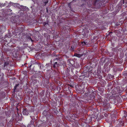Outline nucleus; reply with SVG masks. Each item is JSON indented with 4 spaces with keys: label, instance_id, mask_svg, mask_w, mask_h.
<instances>
[{
    "label": "nucleus",
    "instance_id": "f257e3e1",
    "mask_svg": "<svg viewBox=\"0 0 127 127\" xmlns=\"http://www.w3.org/2000/svg\"><path fill=\"white\" fill-rule=\"evenodd\" d=\"M86 89L87 90V92L85 93V95L87 96L86 100L88 102H90L94 99L96 94L91 88L87 87Z\"/></svg>",
    "mask_w": 127,
    "mask_h": 127
},
{
    "label": "nucleus",
    "instance_id": "f03ea898",
    "mask_svg": "<svg viewBox=\"0 0 127 127\" xmlns=\"http://www.w3.org/2000/svg\"><path fill=\"white\" fill-rule=\"evenodd\" d=\"M13 14L12 10L8 8L6 9L5 12H3V16H0V20H3L5 19H7L9 16H11Z\"/></svg>",
    "mask_w": 127,
    "mask_h": 127
},
{
    "label": "nucleus",
    "instance_id": "7ed1b4c3",
    "mask_svg": "<svg viewBox=\"0 0 127 127\" xmlns=\"http://www.w3.org/2000/svg\"><path fill=\"white\" fill-rule=\"evenodd\" d=\"M31 79L33 85H35L36 84L37 81L39 82V80H38L40 79L39 76L36 74H34L31 77Z\"/></svg>",
    "mask_w": 127,
    "mask_h": 127
},
{
    "label": "nucleus",
    "instance_id": "20e7f679",
    "mask_svg": "<svg viewBox=\"0 0 127 127\" xmlns=\"http://www.w3.org/2000/svg\"><path fill=\"white\" fill-rule=\"evenodd\" d=\"M43 114L45 116L46 118L49 120H51L53 119V116L51 114L48 112L44 110L43 112Z\"/></svg>",
    "mask_w": 127,
    "mask_h": 127
},
{
    "label": "nucleus",
    "instance_id": "39448f33",
    "mask_svg": "<svg viewBox=\"0 0 127 127\" xmlns=\"http://www.w3.org/2000/svg\"><path fill=\"white\" fill-rule=\"evenodd\" d=\"M122 91L120 89V87L119 86H117L114 87L113 89L112 90V93L114 94H119L121 93Z\"/></svg>",
    "mask_w": 127,
    "mask_h": 127
},
{
    "label": "nucleus",
    "instance_id": "423d86ee",
    "mask_svg": "<svg viewBox=\"0 0 127 127\" xmlns=\"http://www.w3.org/2000/svg\"><path fill=\"white\" fill-rule=\"evenodd\" d=\"M103 106L104 107L105 109H106L107 110L111 111L110 110L111 108L110 104L107 101L106 102L104 101L103 103Z\"/></svg>",
    "mask_w": 127,
    "mask_h": 127
},
{
    "label": "nucleus",
    "instance_id": "0eeeda50",
    "mask_svg": "<svg viewBox=\"0 0 127 127\" xmlns=\"http://www.w3.org/2000/svg\"><path fill=\"white\" fill-rule=\"evenodd\" d=\"M19 114L18 113L17 114L12 115V118L10 120V122H11L13 121H17L19 120Z\"/></svg>",
    "mask_w": 127,
    "mask_h": 127
},
{
    "label": "nucleus",
    "instance_id": "6e6552de",
    "mask_svg": "<svg viewBox=\"0 0 127 127\" xmlns=\"http://www.w3.org/2000/svg\"><path fill=\"white\" fill-rule=\"evenodd\" d=\"M127 125V123L125 124L123 120H121L120 121L118 122L117 126V127H120L121 126L123 127H125Z\"/></svg>",
    "mask_w": 127,
    "mask_h": 127
},
{
    "label": "nucleus",
    "instance_id": "1a4fd4ad",
    "mask_svg": "<svg viewBox=\"0 0 127 127\" xmlns=\"http://www.w3.org/2000/svg\"><path fill=\"white\" fill-rule=\"evenodd\" d=\"M39 78H40L41 79H42V81L41 83V86L42 85L43 86V88L46 87H47V84L46 83V81L45 79L43 78V76L41 75H39Z\"/></svg>",
    "mask_w": 127,
    "mask_h": 127
},
{
    "label": "nucleus",
    "instance_id": "9d476101",
    "mask_svg": "<svg viewBox=\"0 0 127 127\" xmlns=\"http://www.w3.org/2000/svg\"><path fill=\"white\" fill-rule=\"evenodd\" d=\"M25 27L23 25L20 26V27L18 28L16 30L17 32L19 33L20 34L24 30Z\"/></svg>",
    "mask_w": 127,
    "mask_h": 127
},
{
    "label": "nucleus",
    "instance_id": "9b49d317",
    "mask_svg": "<svg viewBox=\"0 0 127 127\" xmlns=\"http://www.w3.org/2000/svg\"><path fill=\"white\" fill-rule=\"evenodd\" d=\"M79 93L82 94L84 93L85 90V88L84 87V85H82L80 86L79 87V89H78Z\"/></svg>",
    "mask_w": 127,
    "mask_h": 127
},
{
    "label": "nucleus",
    "instance_id": "f8f14e48",
    "mask_svg": "<svg viewBox=\"0 0 127 127\" xmlns=\"http://www.w3.org/2000/svg\"><path fill=\"white\" fill-rule=\"evenodd\" d=\"M60 62L59 61L53 62L52 64L53 65V67L54 68H56L57 67H59L60 65L59 64Z\"/></svg>",
    "mask_w": 127,
    "mask_h": 127
},
{
    "label": "nucleus",
    "instance_id": "ddd939ff",
    "mask_svg": "<svg viewBox=\"0 0 127 127\" xmlns=\"http://www.w3.org/2000/svg\"><path fill=\"white\" fill-rule=\"evenodd\" d=\"M56 73L54 71L51 72L49 73V74L48 76L49 78H52L55 79L56 78L55 77Z\"/></svg>",
    "mask_w": 127,
    "mask_h": 127
},
{
    "label": "nucleus",
    "instance_id": "4468645a",
    "mask_svg": "<svg viewBox=\"0 0 127 127\" xmlns=\"http://www.w3.org/2000/svg\"><path fill=\"white\" fill-rule=\"evenodd\" d=\"M67 63L69 66L71 67L74 63V61L71 59H68L67 61Z\"/></svg>",
    "mask_w": 127,
    "mask_h": 127
},
{
    "label": "nucleus",
    "instance_id": "2eb2a0df",
    "mask_svg": "<svg viewBox=\"0 0 127 127\" xmlns=\"http://www.w3.org/2000/svg\"><path fill=\"white\" fill-rule=\"evenodd\" d=\"M32 36V34L30 33H29L26 36L27 40L28 41H31L32 42H33V41L32 40L31 37V36Z\"/></svg>",
    "mask_w": 127,
    "mask_h": 127
},
{
    "label": "nucleus",
    "instance_id": "dca6fc26",
    "mask_svg": "<svg viewBox=\"0 0 127 127\" xmlns=\"http://www.w3.org/2000/svg\"><path fill=\"white\" fill-rule=\"evenodd\" d=\"M29 112L27 108H24L22 112L23 114L24 115H28Z\"/></svg>",
    "mask_w": 127,
    "mask_h": 127
},
{
    "label": "nucleus",
    "instance_id": "f3484780",
    "mask_svg": "<svg viewBox=\"0 0 127 127\" xmlns=\"http://www.w3.org/2000/svg\"><path fill=\"white\" fill-rule=\"evenodd\" d=\"M34 121V120L33 119L30 122V124H29L27 125V127H34V126L33 124Z\"/></svg>",
    "mask_w": 127,
    "mask_h": 127
},
{
    "label": "nucleus",
    "instance_id": "a211bd4d",
    "mask_svg": "<svg viewBox=\"0 0 127 127\" xmlns=\"http://www.w3.org/2000/svg\"><path fill=\"white\" fill-rule=\"evenodd\" d=\"M9 65V63L8 62H5L4 65L2 66V68L3 69H7V67Z\"/></svg>",
    "mask_w": 127,
    "mask_h": 127
},
{
    "label": "nucleus",
    "instance_id": "6ab92c4d",
    "mask_svg": "<svg viewBox=\"0 0 127 127\" xmlns=\"http://www.w3.org/2000/svg\"><path fill=\"white\" fill-rule=\"evenodd\" d=\"M86 55V54L85 53H83V54H81L75 53L74 54V56H76L78 58H80L81 57V56H83L84 55Z\"/></svg>",
    "mask_w": 127,
    "mask_h": 127
},
{
    "label": "nucleus",
    "instance_id": "aec40b11",
    "mask_svg": "<svg viewBox=\"0 0 127 127\" xmlns=\"http://www.w3.org/2000/svg\"><path fill=\"white\" fill-rule=\"evenodd\" d=\"M119 50H121L122 48H120L119 49H118L117 47H115L112 48V51L116 52V53L118 52Z\"/></svg>",
    "mask_w": 127,
    "mask_h": 127
},
{
    "label": "nucleus",
    "instance_id": "412c9836",
    "mask_svg": "<svg viewBox=\"0 0 127 127\" xmlns=\"http://www.w3.org/2000/svg\"><path fill=\"white\" fill-rule=\"evenodd\" d=\"M19 84H16L15 86L14 87V89H13V93H14L15 92H16L17 91V88L19 86Z\"/></svg>",
    "mask_w": 127,
    "mask_h": 127
},
{
    "label": "nucleus",
    "instance_id": "4be33fe9",
    "mask_svg": "<svg viewBox=\"0 0 127 127\" xmlns=\"http://www.w3.org/2000/svg\"><path fill=\"white\" fill-rule=\"evenodd\" d=\"M4 74L1 72H0V79L1 81H2L4 79Z\"/></svg>",
    "mask_w": 127,
    "mask_h": 127
},
{
    "label": "nucleus",
    "instance_id": "5701e85b",
    "mask_svg": "<svg viewBox=\"0 0 127 127\" xmlns=\"http://www.w3.org/2000/svg\"><path fill=\"white\" fill-rule=\"evenodd\" d=\"M28 111L30 112H33L34 111V107L33 106H30L28 108Z\"/></svg>",
    "mask_w": 127,
    "mask_h": 127
},
{
    "label": "nucleus",
    "instance_id": "b1692460",
    "mask_svg": "<svg viewBox=\"0 0 127 127\" xmlns=\"http://www.w3.org/2000/svg\"><path fill=\"white\" fill-rule=\"evenodd\" d=\"M47 68V69L48 70H50L51 69V66L50 65V64H46L45 66Z\"/></svg>",
    "mask_w": 127,
    "mask_h": 127
},
{
    "label": "nucleus",
    "instance_id": "393cba45",
    "mask_svg": "<svg viewBox=\"0 0 127 127\" xmlns=\"http://www.w3.org/2000/svg\"><path fill=\"white\" fill-rule=\"evenodd\" d=\"M44 94V91H42L40 93V96L41 97H43Z\"/></svg>",
    "mask_w": 127,
    "mask_h": 127
},
{
    "label": "nucleus",
    "instance_id": "a878e982",
    "mask_svg": "<svg viewBox=\"0 0 127 127\" xmlns=\"http://www.w3.org/2000/svg\"><path fill=\"white\" fill-rule=\"evenodd\" d=\"M61 57H59L58 58H57L56 59H54V61H60L61 60Z\"/></svg>",
    "mask_w": 127,
    "mask_h": 127
},
{
    "label": "nucleus",
    "instance_id": "bb28decb",
    "mask_svg": "<svg viewBox=\"0 0 127 127\" xmlns=\"http://www.w3.org/2000/svg\"><path fill=\"white\" fill-rule=\"evenodd\" d=\"M112 85V83H108V85L107 86V87H108V89H109L110 88H111V90L112 88H111V86Z\"/></svg>",
    "mask_w": 127,
    "mask_h": 127
},
{
    "label": "nucleus",
    "instance_id": "cd10ccee",
    "mask_svg": "<svg viewBox=\"0 0 127 127\" xmlns=\"http://www.w3.org/2000/svg\"><path fill=\"white\" fill-rule=\"evenodd\" d=\"M123 118H125L126 119V120L127 121V114H126L125 113L124 114V115L123 116Z\"/></svg>",
    "mask_w": 127,
    "mask_h": 127
},
{
    "label": "nucleus",
    "instance_id": "c85d7f7f",
    "mask_svg": "<svg viewBox=\"0 0 127 127\" xmlns=\"http://www.w3.org/2000/svg\"><path fill=\"white\" fill-rule=\"evenodd\" d=\"M123 3L124 4H125V5H127V0H123Z\"/></svg>",
    "mask_w": 127,
    "mask_h": 127
},
{
    "label": "nucleus",
    "instance_id": "c756f323",
    "mask_svg": "<svg viewBox=\"0 0 127 127\" xmlns=\"http://www.w3.org/2000/svg\"><path fill=\"white\" fill-rule=\"evenodd\" d=\"M37 96L36 95H35L33 97L32 99L33 100H34V101H36L37 98Z\"/></svg>",
    "mask_w": 127,
    "mask_h": 127
},
{
    "label": "nucleus",
    "instance_id": "7c9ffc66",
    "mask_svg": "<svg viewBox=\"0 0 127 127\" xmlns=\"http://www.w3.org/2000/svg\"><path fill=\"white\" fill-rule=\"evenodd\" d=\"M74 68H71V74L73 75L74 74Z\"/></svg>",
    "mask_w": 127,
    "mask_h": 127
},
{
    "label": "nucleus",
    "instance_id": "2f4dec72",
    "mask_svg": "<svg viewBox=\"0 0 127 127\" xmlns=\"http://www.w3.org/2000/svg\"><path fill=\"white\" fill-rule=\"evenodd\" d=\"M2 29L0 27V37L2 36Z\"/></svg>",
    "mask_w": 127,
    "mask_h": 127
},
{
    "label": "nucleus",
    "instance_id": "473e14b6",
    "mask_svg": "<svg viewBox=\"0 0 127 127\" xmlns=\"http://www.w3.org/2000/svg\"><path fill=\"white\" fill-rule=\"evenodd\" d=\"M49 80L48 79H47L46 80V84H47V86L48 85V84L49 83Z\"/></svg>",
    "mask_w": 127,
    "mask_h": 127
},
{
    "label": "nucleus",
    "instance_id": "72a5a7b5",
    "mask_svg": "<svg viewBox=\"0 0 127 127\" xmlns=\"http://www.w3.org/2000/svg\"><path fill=\"white\" fill-rule=\"evenodd\" d=\"M86 44V43L85 42H82V44L83 46H84Z\"/></svg>",
    "mask_w": 127,
    "mask_h": 127
},
{
    "label": "nucleus",
    "instance_id": "f704fd0d",
    "mask_svg": "<svg viewBox=\"0 0 127 127\" xmlns=\"http://www.w3.org/2000/svg\"><path fill=\"white\" fill-rule=\"evenodd\" d=\"M21 7L22 9L23 10H24V9H25V8H26V7H24L23 6H21Z\"/></svg>",
    "mask_w": 127,
    "mask_h": 127
},
{
    "label": "nucleus",
    "instance_id": "c9c22d12",
    "mask_svg": "<svg viewBox=\"0 0 127 127\" xmlns=\"http://www.w3.org/2000/svg\"><path fill=\"white\" fill-rule=\"evenodd\" d=\"M30 117H31V118L32 119H32H33V120H34L35 121V118H34V116H30Z\"/></svg>",
    "mask_w": 127,
    "mask_h": 127
},
{
    "label": "nucleus",
    "instance_id": "e433bc0d",
    "mask_svg": "<svg viewBox=\"0 0 127 127\" xmlns=\"http://www.w3.org/2000/svg\"><path fill=\"white\" fill-rule=\"evenodd\" d=\"M67 88V89L69 91H70V90L71 89V88L70 87L68 86L67 87H66Z\"/></svg>",
    "mask_w": 127,
    "mask_h": 127
},
{
    "label": "nucleus",
    "instance_id": "4c0bfd02",
    "mask_svg": "<svg viewBox=\"0 0 127 127\" xmlns=\"http://www.w3.org/2000/svg\"><path fill=\"white\" fill-rule=\"evenodd\" d=\"M23 73L25 75H27V71H23Z\"/></svg>",
    "mask_w": 127,
    "mask_h": 127
},
{
    "label": "nucleus",
    "instance_id": "58836bf2",
    "mask_svg": "<svg viewBox=\"0 0 127 127\" xmlns=\"http://www.w3.org/2000/svg\"><path fill=\"white\" fill-rule=\"evenodd\" d=\"M48 23H46V22H44L43 23V25L44 26H45V25H46L48 24Z\"/></svg>",
    "mask_w": 127,
    "mask_h": 127
},
{
    "label": "nucleus",
    "instance_id": "ea45409f",
    "mask_svg": "<svg viewBox=\"0 0 127 127\" xmlns=\"http://www.w3.org/2000/svg\"><path fill=\"white\" fill-rule=\"evenodd\" d=\"M85 28L87 29H88V25H86L85 26Z\"/></svg>",
    "mask_w": 127,
    "mask_h": 127
},
{
    "label": "nucleus",
    "instance_id": "a19ab883",
    "mask_svg": "<svg viewBox=\"0 0 127 127\" xmlns=\"http://www.w3.org/2000/svg\"><path fill=\"white\" fill-rule=\"evenodd\" d=\"M50 86L51 87H53V86H52L53 85V84L52 83H50Z\"/></svg>",
    "mask_w": 127,
    "mask_h": 127
},
{
    "label": "nucleus",
    "instance_id": "79ce46f5",
    "mask_svg": "<svg viewBox=\"0 0 127 127\" xmlns=\"http://www.w3.org/2000/svg\"><path fill=\"white\" fill-rule=\"evenodd\" d=\"M48 2V1H45V5H46Z\"/></svg>",
    "mask_w": 127,
    "mask_h": 127
},
{
    "label": "nucleus",
    "instance_id": "37998d69",
    "mask_svg": "<svg viewBox=\"0 0 127 127\" xmlns=\"http://www.w3.org/2000/svg\"><path fill=\"white\" fill-rule=\"evenodd\" d=\"M126 91L127 92V86L126 87Z\"/></svg>",
    "mask_w": 127,
    "mask_h": 127
},
{
    "label": "nucleus",
    "instance_id": "c03bdc74",
    "mask_svg": "<svg viewBox=\"0 0 127 127\" xmlns=\"http://www.w3.org/2000/svg\"><path fill=\"white\" fill-rule=\"evenodd\" d=\"M32 64H31L30 66V67H31V66H32Z\"/></svg>",
    "mask_w": 127,
    "mask_h": 127
},
{
    "label": "nucleus",
    "instance_id": "a18cd8bd",
    "mask_svg": "<svg viewBox=\"0 0 127 127\" xmlns=\"http://www.w3.org/2000/svg\"><path fill=\"white\" fill-rule=\"evenodd\" d=\"M125 18H126V19H125L127 20V16L126 17H125Z\"/></svg>",
    "mask_w": 127,
    "mask_h": 127
},
{
    "label": "nucleus",
    "instance_id": "49530a36",
    "mask_svg": "<svg viewBox=\"0 0 127 127\" xmlns=\"http://www.w3.org/2000/svg\"><path fill=\"white\" fill-rule=\"evenodd\" d=\"M47 12H48V10L47 8Z\"/></svg>",
    "mask_w": 127,
    "mask_h": 127
},
{
    "label": "nucleus",
    "instance_id": "de8ad7c7",
    "mask_svg": "<svg viewBox=\"0 0 127 127\" xmlns=\"http://www.w3.org/2000/svg\"><path fill=\"white\" fill-rule=\"evenodd\" d=\"M23 34V36H24V35H25V34Z\"/></svg>",
    "mask_w": 127,
    "mask_h": 127
},
{
    "label": "nucleus",
    "instance_id": "09e8293b",
    "mask_svg": "<svg viewBox=\"0 0 127 127\" xmlns=\"http://www.w3.org/2000/svg\"><path fill=\"white\" fill-rule=\"evenodd\" d=\"M32 61H31V64H32Z\"/></svg>",
    "mask_w": 127,
    "mask_h": 127
},
{
    "label": "nucleus",
    "instance_id": "8fccbe9b",
    "mask_svg": "<svg viewBox=\"0 0 127 127\" xmlns=\"http://www.w3.org/2000/svg\"><path fill=\"white\" fill-rule=\"evenodd\" d=\"M10 3H11V4H13V3L12 2H10Z\"/></svg>",
    "mask_w": 127,
    "mask_h": 127
},
{
    "label": "nucleus",
    "instance_id": "3c124183",
    "mask_svg": "<svg viewBox=\"0 0 127 127\" xmlns=\"http://www.w3.org/2000/svg\"><path fill=\"white\" fill-rule=\"evenodd\" d=\"M101 73V72L99 71V73Z\"/></svg>",
    "mask_w": 127,
    "mask_h": 127
},
{
    "label": "nucleus",
    "instance_id": "603ef678",
    "mask_svg": "<svg viewBox=\"0 0 127 127\" xmlns=\"http://www.w3.org/2000/svg\"><path fill=\"white\" fill-rule=\"evenodd\" d=\"M1 94H0V96H1L2 95H1Z\"/></svg>",
    "mask_w": 127,
    "mask_h": 127
},
{
    "label": "nucleus",
    "instance_id": "864d4df0",
    "mask_svg": "<svg viewBox=\"0 0 127 127\" xmlns=\"http://www.w3.org/2000/svg\"><path fill=\"white\" fill-rule=\"evenodd\" d=\"M72 87V86H70V87Z\"/></svg>",
    "mask_w": 127,
    "mask_h": 127
}]
</instances>
